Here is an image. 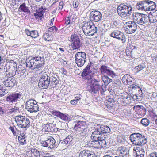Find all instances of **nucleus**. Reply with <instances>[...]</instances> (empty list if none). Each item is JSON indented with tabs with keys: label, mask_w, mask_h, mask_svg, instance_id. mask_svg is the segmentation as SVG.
I'll return each instance as SVG.
<instances>
[{
	"label": "nucleus",
	"mask_w": 157,
	"mask_h": 157,
	"mask_svg": "<svg viewBox=\"0 0 157 157\" xmlns=\"http://www.w3.org/2000/svg\"><path fill=\"white\" fill-rule=\"evenodd\" d=\"M6 77L13 78L16 73L15 67L14 66H11L6 70Z\"/></svg>",
	"instance_id": "b1692460"
},
{
	"label": "nucleus",
	"mask_w": 157,
	"mask_h": 157,
	"mask_svg": "<svg viewBox=\"0 0 157 157\" xmlns=\"http://www.w3.org/2000/svg\"><path fill=\"white\" fill-rule=\"evenodd\" d=\"M130 138L132 143L137 145H143L147 142V139L146 136L139 133L132 134Z\"/></svg>",
	"instance_id": "f03ea898"
},
{
	"label": "nucleus",
	"mask_w": 157,
	"mask_h": 157,
	"mask_svg": "<svg viewBox=\"0 0 157 157\" xmlns=\"http://www.w3.org/2000/svg\"><path fill=\"white\" fill-rule=\"evenodd\" d=\"M124 94V101L123 102H124V104L126 105L127 104H130L132 101L131 95L130 96L128 94Z\"/></svg>",
	"instance_id": "c756f323"
},
{
	"label": "nucleus",
	"mask_w": 157,
	"mask_h": 157,
	"mask_svg": "<svg viewBox=\"0 0 157 157\" xmlns=\"http://www.w3.org/2000/svg\"><path fill=\"white\" fill-rule=\"evenodd\" d=\"M57 30V28L54 26L49 27L48 29V32L53 33L56 32Z\"/></svg>",
	"instance_id": "603ef678"
},
{
	"label": "nucleus",
	"mask_w": 157,
	"mask_h": 157,
	"mask_svg": "<svg viewBox=\"0 0 157 157\" xmlns=\"http://www.w3.org/2000/svg\"><path fill=\"white\" fill-rule=\"evenodd\" d=\"M86 59H79L75 60V63H76L77 65L79 67H81L84 64Z\"/></svg>",
	"instance_id": "a19ab883"
},
{
	"label": "nucleus",
	"mask_w": 157,
	"mask_h": 157,
	"mask_svg": "<svg viewBox=\"0 0 157 157\" xmlns=\"http://www.w3.org/2000/svg\"><path fill=\"white\" fill-rule=\"evenodd\" d=\"M102 79L105 85H107L112 82V79L106 75H104L102 77Z\"/></svg>",
	"instance_id": "4c0bfd02"
},
{
	"label": "nucleus",
	"mask_w": 157,
	"mask_h": 157,
	"mask_svg": "<svg viewBox=\"0 0 157 157\" xmlns=\"http://www.w3.org/2000/svg\"><path fill=\"white\" fill-rule=\"evenodd\" d=\"M140 123L143 126H147L149 125L150 121L147 118H144L142 119Z\"/></svg>",
	"instance_id": "c03bdc74"
},
{
	"label": "nucleus",
	"mask_w": 157,
	"mask_h": 157,
	"mask_svg": "<svg viewBox=\"0 0 157 157\" xmlns=\"http://www.w3.org/2000/svg\"><path fill=\"white\" fill-rule=\"evenodd\" d=\"M75 130L82 134V135L85 134L87 131V127L86 121H78L74 126Z\"/></svg>",
	"instance_id": "f8f14e48"
},
{
	"label": "nucleus",
	"mask_w": 157,
	"mask_h": 157,
	"mask_svg": "<svg viewBox=\"0 0 157 157\" xmlns=\"http://www.w3.org/2000/svg\"><path fill=\"white\" fill-rule=\"evenodd\" d=\"M133 19L136 23L140 25H147L149 22V16L140 13H133L132 15Z\"/></svg>",
	"instance_id": "7ed1b4c3"
},
{
	"label": "nucleus",
	"mask_w": 157,
	"mask_h": 157,
	"mask_svg": "<svg viewBox=\"0 0 157 157\" xmlns=\"http://www.w3.org/2000/svg\"><path fill=\"white\" fill-rule=\"evenodd\" d=\"M15 119L17 126L19 128H25L26 129L30 127V122L29 118L26 117L21 115L17 116Z\"/></svg>",
	"instance_id": "39448f33"
},
{
	"label": "nucleus",
	"mask_w": 157,
	"mask_h": 157,
	"mask_svg": "<svg viewBox=\"0 0 157 157\" xmlns=\"http://www.w3.org/2000/svg\"><path fill=\"white\" fill-rule=\"evenodd\" d=\"M145 67L146 66L145 64L143 63H142L138 66L136 67H135V69L137 71V72H138Z\"/></svg>",
	"instance_id": "49530a36"
},
{
	"label": "nucleus",
	"mask_w": 157,
	"mask_h": 157,
	"mask_svg": "<svg viewBox=\"0 0 157 157\" xmlns=\"http://www.w3.org/2000/svg\"><path fill=\"white\" fill-rule=\"evenodd\" d=\"M59 77L57 75H54L52 77L51 83L55 85H57L59 83Z\"/></svg>",
	"instance_id": "c9c22d12"
},
{
	"label": "nucleus",
	"mask_w": 157,
	"mask_h": 157,
	"mask_svg": "<svg viewBox=\"0 0 157 157\" xmlns=\"http://www.w3.org/2000/svg\"><path fill=\"white\" fill-rule=\"evenodd\" d=\"M52 131H51V132H56L58 131L59 128H57L56 127L55 124H54L53 127Z\"/></svg>",
	"instance_id": "e2e57ef3"
},
{
	"label": "nucleus",
	"mask_w": 157,
	"mask_h": 157,
	"mask_svg": "<svg viewBox=\"0 0 157 157\" xmlns=\"http://www.w3.org/2000/svg\"><path fill=\"white\" fill-rule=\"evenodd\" d=\"M54 124H47L43 126V129L46 132H51L52 131L53 127Z\"/></svg>",
	"instance_id": "c85d7f7f"
},
{
	"label": "nucleus",
	"mask_w": 157,
	"mask_h": 157,
	"mask_svg": "<svg viewBox=\"0 0 157 157\" xmlns=\"http://www.w3.org/2000/svg\"><path fill=\"white\" fill-rule=\"evenodd\" d=\"M117 11L118 15L121 17L128 16V14L132 13V8L129 5L121 3L117 7Z\"/></svg>",
	"instance_id": "20e7f679"
},
{
	"label": "nucleus",
	"mask_w": 157,
	"mask_h": 157,
	"mask_svg": "<svg viewBox=\"0 0 157 157\" xmlns=\"http://www.w3.org/2000/svg\"><path fill=\"white\" fill-rule=\"evenodd\" d=\"M55 143V140L51 136H50L47 140L42 141L40 143L41 146L44 147H48L51 149L56 147V146Z\"/></svg>",
	"instance_id": "f3484780"
},
{
	"label": "nucleus",
	"mask_w": 157,
	"mask_h": 157,
	"mask_svg": "<svg viewBox=\"0 0 157 157\" xmlns=\"http://www.w3.org/2000/svg\"><path fill=\"white\" fill-rule=\"evenodd\" d=\"M79 157H97L92 151L89 150H84L80 151Z\"/></svg>",
	"instance_id": "5701e85b"
},
{
	"label": "nucleus",
	"mask_w": 157,
	"mask_h": 157,
	"mask_svg": "<svg viewBox=\"0 0 157 157\" xmlns=\"http://www.w3.org/2000/svg\"><path fill=\"white\" fill-rule=\"evenodd\" d=\"M16 74L18 77H21L24 74L25 72V69H21L19 70L18 68L17 70H16Z\"/></svg>",
	"instance_id": "a18cd8bd"
},
{
	"label": "nucleus",
	"mask_w": 157,
	"mask_h": 157,
	"mask_svg": "<svg viewBox=\"0 0 157 157\" xmlns=\"http://www.w3.org/2000/svg\"><path fill=\"white\" fill-rule=\"evenodd\" d=\"M88 65L83 69L81 74V76L85 79L87 80V90L91 94L98 93L99 91L101 94H104L105 91V89L102 87L103 84L101 81L95 79L92 77L90 74L92 72L90 69V64Z\"/></svg>",
	"instance_id": "f257e3e1"
},
{
	"label": "nucleus",
	"mask_w": 157,
	"mask_h": 157,
	"mask_svg": "<svg viewBox=\"0 0 157 157\" xmlns=\"http://www.w3.org/2000/svg\"><path fill=\"white\" fill-rule=\"evenodd\" d=\"M38 36V32L36 30L32 31L31 33V37L33 38H36Z\"/></svg>",
	"instance_id": "5fc2aeb1"
},
{
	"label": "nucleus",
	"mask_w": 157,
	"mask_h": 157,
	"mask_svg": "<svg viewBox=\"0 0 157 157\" xmlns=\"http://www.w3.org/2000/svg\"><path fill=\"white\" fill-rule=\"evenodd\" d=\"M22 94L20 92H14L9 94L6 98V101L10 104L20 101L22 98Z\"/></svg>",
	"instance_id": "1a4fd4ad"
},
{
	"label": "nucleus",
	"mask_w": 157,
	"mask_h": 157,
	"mask_svg": "<svg viewBox=\"0 0 157 157\" xmlns=\"http://www.w3.org/2000/svg\"><path fill=\"white\" fill-rule=\"evenodd\" d=\"M131 88L133 92L135 93V94H132L131 95L132 98L138 101H141L143 98L144 94L141 88L139 86L135 84L131 85Z\"/></svg>",
	"instance_id": "6e6552de"
},
{
	"label": "nucleus",
	"mask_w": 157,
	"mask_h": 157,
	"mask_svg": "<svg viewBox=\"0 0 157 157\" xmlns=\"http://www.w3.org/2000/svg\"><path fill=\"white\" fill-rule=\"evenodd\" d=\"M138 107L139 108L138 109V111H139L140 114L143 116L145 115L146 112V109L141 105H138Z\"/></svg>",
	"instance_id": "ea45409f"
},
{
	"label": "nucleus",
	"mask_w": 157,
	"mask_h": 157,
	"mask_svg": "<svg viewBox=\"0 0 157 157\" xmlns=\"http://www.w3.org/2000/svg\"><path fill=\"white\" fill-rule=\"evenodd\" d=\"M95 128V130L92 134L103 136L104 133H109L111 132L110 128L106 125L97 124Z\"/></svg>",
	"instance_id": "9b49d317"
},
{
	"label": "nucleus",
	"mask_w": 157,
	"mask_h": 157,
	"mask_svg": "<svg viewBox=\"0 0 157 157\" xmlns=\"http://www.w3.org/2000/svg\"><path fill=\"white\" fill-rule=\"evenodd\" d=\"M64 6V4L63 1H61L59 4V9H62Z\"/></svg>",
	"instance_id": "052dcab7"
},
{
	"label": "nucleus",
	"mask_w": 157,
	"mask_h": 157,
	"mask_svg": "<svg viewBox=\"0 0 157 157\" xmlns=\"http://www.w3.org/2000/svg\"><path fill=\"white\" fill-rule=\"evenodd\" d=\"M44 60L43 57H42L40 56H32L31 58V60L34 61L36 63L40 62Z\"/></svg>",
	"instance_id": "72a5a7b5"
},
{
	"label": "nucleus",
	"mask_w": 157,
	"mask_h": 157,
	"mask_svg": "<svg viewBox=\"0 0 157 157\" xmlns=\"http://www.w3.org/2000/svg\"><path fill=\"white\" fill-rule=\"evenodd\" d=\"M117 84H114L113 86H109L108 88V91L111 94H115L116 93H117V86H116Z\"/></svg>",
	"instance_id": "7c9ffc66"
},
{
	"label": "nucleus",
	"mask_w": 157,
	"mask_h": 157,
	"mask_svg": "<svg viewBox=\"0 0 157 157\" xmlns=\"http://www.w3.org/2000/svg\"><path fill=\"white\" fill-rule=\"evenodd\" d=\"M82 30L84 34L86 36H93L97 32V28L93 24H91L90 22L85 23L82 26Z\"/></svg>",
	"instance_id": "0eeeda50"
},
{
	"label": "nucleus",
	"mask_w": 157,
	"mask_h": 157,
	"mask_svg": "<svg viewBox=\"0 0 157 157\" xmlns=\"http://www.w3.org/2000/svg\"><path fill=\"white\" fill-rule=\"evenodd\" d=\"M75 57L81 58L83 59H86V54L84 52H77L75 56Z\"/></svg>",
	"instance_id": "e433bc0d"
},
{
	"label": "nucleus",
	"mask_w": 157,
	"mask_h": 157,
	"mask_svg": "<svg viewBox=\"0 0 157 157\" xmlns=\"http://www.w3.org/2000/svg\"><path fill=\"white\" fill-rule=\"evenodd\" d=\"M138 148L135 150L136 157H144L145 154L144 150L142 148Z\"/></svg>",
	"instance_id": "cd10ccee"
},
{
	"label": "nucleus",
	"mask_w": 157,
	"mask_h": 157,
	"mask_svg": "<svg viewBox=\"0 0 157 157\" xmlns=\"http://www.w3.org/2000/svg\"><path fill=\"white\" fill-rule=\"evenodd\" d=\"M18 10L21 12H24L27 14H30V13L29 8L26 6V4L25 3H23L20 5Z\"/></svg>",
	"instance_id": "393cba45"
},
{
	"label": "nucleus",
	"mask_w": 157,
	"mask_h": 157,
	"mask_svg": "<svg viewBox=\"0 0 157 157\" xmlns=\"http://www.w3.org/2000/svg\"><path fill=\"white\" fill-rule=\"evenodd\" d=\"M26 140L25 137H23V136H22V138H21L20 143L21 144H24Z\"/></svg>",
	"instance_id": "0e129e2a"
},
{
	"label": "nucleus",
	"mask_w": 157,
	"mask_h": 157,
	"mask_svg": "<svg viewBox=\"0 0 157 157\" xmlns=\"http://www.w3.org/2000/svg\"><path fill=\"white\" fill-rule=\"evenodd\" d=\"M25 32H26V34L28 36H31L32 31H30L29 30L26 29L25 30Z\"/></svg>",
	"instance_id": "774afa93"
},
{
	"label": "nucleus",
	"mask_w": 157,
	"mask_h": 157,
	"mask_svg": "<svg viewBox=\"0 0 157 157\" xmlns=\"http://www.w3.org/2000/svg\"><path fill=\"white\" fill-rule=\"evenodd\" d=\"M148 157H157V152H153L150 153Z\"/></svg>",
	"instance_id": "bf43d9fd"
},
{
	"label": "nucleus",
	"mask_w": 157,
	"mask_h": 157,
	"mask_svg": "<svg viewBox=\"0 0 157 157\" xmlns=\"http://www.w3.org/2000/svg\"><path fill=\"white\" fill-rule=\"evenodd\" d=\"M36 63L34 61L31 60V59L29 62L27 63L26 64L27 67H29L32 69H36Z\"/></svg>",
	"instance_id": "2f4dec72"
},
{
	"label": "nucleus",
	"mask_w": 157,
	"mask_h": 157,
	"mask_svg": "<svg viewBox=\"0 0 157 157\" xmlns=\"http://www.w3.org/2000/svg\"><path fill=\"white\" fill-rule=\"evenodd\" d=\"M91 137L93 142L97 143V144H99L101 147H105L106 143L105 140V137L103 136L92 134Z\"/></svg>",
	"instance_id": "ddd939ff"
},
{
	"label": "nucleus",
	"mask_w": 157,
	"mask_h": 157,
	"mask_svg": "<svg viewBox=\"0 0 157 157\" xmlns=\"http://www.w3.org/2000/svg\"><path fill=\"white\" fill-rule=\"evenodd\" d=\"M136 22L134 21H129L126 23L124 25V30L128 33H132L136 30L137 29V25Z\"/></svg>",
	"instance_id": "4468645a"
},
{
	"label": "nucleus",
	"mask_w": 157,
	"mask_h": 157,
	"mask_svg": "<svg viewBox=\"0 0 157 157\" xmlns=\"http://www.w3.org/2000/svg\"><path fill=\"white\" fill-rule=\"evenodd\" d=\"M25 105V109L30 113L36 112L39 111V107L36 101L32 99L27 100Z\"/></svg>",
	"instance_id": "9d476101"
},
{
	"label": "nucleus",
	"mask_w": 157,
	"mask_h": 157,
	"mask_svg": "<svg viewBox=\"0 0 157 157\" xmlns=\"http://www.w3.org/2000/svg\"><path fill=\"white\" fill-rule=\"evenodd\" d=\"M44 40L48 41H51L52 40L51 35L47 33L44 35Z\"/></svg>",
	"instance_id": "3c124183"
},
{
	"label": "nucleus",
	"mask_w": 157,
	"mask_h": 157,
	"mask_svg": "<svg viewBox=\"0 0 157 157\" xmlns=\"http://www.w3.org/2000/svg\"><path fill=\"white\" fill-rule=\"evenodd\" d=\"M150 98L153 101H157V93L155 92L153 93L152 94H151Z\"/></svg>",
	"instance_id": "6e6d98bb"
},
{
	"label": "nucleus",
	"mask_w": 157,
	"mask_h": 157,
	"mask_svg": "<svg viewBox=\"0 0 157 157\" xmlns=\"http://www.w3.org/2000/svg\"><path fill=\"white\" fill-rule=\"evenodd\" d=\"M9 129L12 131V133L13 135H15L16 133L14 131V127H13L10 126L9 128Z\"/></svg>",
	"instance_id": "69168bd1"
},
{
	"label": "nucleus",
	"mask_w": 157,
	"mask_h": 157,
	"mask_svg": "<svg viewBox=\"0 0 157 157\" xmlns=\"http://www.w3.org/2000/svg\"><path fill=\"white\" fill-rule=\"evenodd\" d=\"M147 10L150 11L154 10L156 7V5L155 3L153 2L150 1L149 6H148Z\"/></svg>",
	"instance_id": "58836bf2"
},
{
	"label": "nucleus",
	"mask_w": 157,
	"mask_h": 157,
	"mask_svg": "<svg viewBox=\"0 0 157 157\" xmlns=\"http://www.w3.org/2000/svg\"><path fill=\"white\" fill-rule=\"evenodd\" d=\"M10 110V112L12 113H13V112L17 113L19 112L20 109L19 107L15 106L14 108H12Z\"/></svg>",
	"instance_id": "864d4df0"
},
{
	"label": "nucleus",
	"mask_w": 157,
	"mask_h": 157,
	"mask_svg": "<svg viewBox=\"0 0 157 157\" xmlns=\"http://www.w3.org/2000/svg\"><path fill=\"white\" fill-rule=\"evenodd\" d=\"M50 112L53 116H56L59 118L61 113L60 112L55 110H52Z\"/></svg>",
	"instance_id": "de8ad7c7"
},
{
	"label": "nucleus",
	"mask_w": 157,
	"mask_h": 157,
	"mask_svg": "<svg viewBox=\"0 0 157 157\" xmlns=\"http://www.w3.org/2000/svg\"><path fill=\"white\" fill-rule=\"evenodd\" d=\"M49 75V74L47 72H44L41 75L38 82L39 87L45 89L48 87L50 83V77Z\"/></svg>",
	"instance_id": "423d86ee"
},
{
	"label": "nucleus",
	"mask_w": 157,
	"mask_h": 157,
	"mask_svg": "<svg viewBox=\"0 0 157 157\" xmlns=\"http://www.w3.org/2000/svg\"><path fill=\"white\" fill-rule=\"evenodd\" d=\"M44 60L40 62H38L36 63V68L38 69L39 70L43 69L44 66Z\"/></svg>",
	"instance_id": "79ce46f5"
},
{
	"label": "nucleus",
	"mask_w": 157,
	"mask_h": 157,
	"mask_svg": "<svg viewBox=\"0 0 157 157\" xmlns=\"http://www.w3.org/2000/svg\"><path fill=\"white\" fill-rule=\"evenodd\" d=\"M70 38L73 49H78L80 48L81 45V43L78 35L73 33L71 35Z\"/></svg>",
	"instance_id": "2eb2a0df"
},
{
	"label": "nucleus",
	"mask_w": 157,
	"mask_h": 157,
	"mask_svg": "<svg viewBox=\"0 0 157 157\" xmlns=\"http://www.w3.org/2000/svg\"><path fill=\"white\" fill-rule=\"evenodd\" d=\"M149 22L154 23L157 21V10H156L150 15H149Z\"/></svg>",
	"instance_id": "bb28decb"
},
{
	"label": "nucleus",
	"mask_w": 157,
	"mask_h": 157,
	"mask_svg": "<svg viewBox=\"0 0 157 157\" xmlns=\"http://www.w3.org/2000/svg\"><path fill=\"white\" fill-rule=\"evenodd\" d=\"M36 13H35V14H42V16H43V14L44 12V11L42 9H41L40 8L36 10Z\"/></svg>",
	"instance_id": "4d7b16f0"
},
{
	"label": "nucleus",
	"mask_w": 157,
	"mask_h": 157,
	"mask_svg": "<svg viewBox=\"0 0 157 157\" xmlns=\"http://www.w3.org/2000/svg\"><path fill=\"white\" fill-rule=\"evenodd\" d=\"M90 19L92 21L98 22L101 20L102 18V14L98 11H93L90 14Z\"/></svg>",
	"instance_id": "4be33fe9"
},
{
	"label": "nucleus",
	"mask_w": 157,
	"mask_h": 157,
	"mask_svg": "<svg viewBox=\"0 0 157 157\" xmlns=\"http://www.w3.org/2000/svg\"><path fill=\"white\" fill-rule=\"evenodd\" d=\"M106 106L108 110H109V112H112L114 111L115 108L113 106V104H112L110 105H109V104H108L106 105Z\"/></svg>",
	"instance_id": "09e8293b"
},
{
	"label": "nucleus",
	"mask_w": 157,
	"mask_h": 157,
	"mask_svg": "<svg viewBox=\"0 0 157 157\" xmlns=\"http://www.w3.org/2000/svg\"><path fill=\"white\" fill-rule=\"evenodd\" d=\"M133 78L128 74H126L122 77V80L123 82H126L128 84L130 85L132 82Z\"/></svg>",
	"instance_id": "a878e982"
},
{
	"label": "nucleus",
	"mask_w": 157,
	"mask_h": 157,
	"mask_svg": "<svg viewBox=\"0 0 157 157\" xmlns=\"http://www.w3.org/2000/svg\"><path fill=\"white\" fill-rule=\"evenodd\" d=\"M150 1L145 0L139 1L136 6V8L139 10L147 11Z\"/></svg>",
	"instance_id": "412c9836"
},
{
	"label": "nucleus",
	"mask_w": 157,
	"mask_h": 157,
	"mask_svg": "<svg viewBox=\"0 0 157 157\" xmlns=\"http://www.w3.org/2000/svg\"><path fill=\"white\" fill-rule=\"evenodd\" d=\"M111 37L121 40L122 43L124 44L126 41V38L124 33L118 30H115L112 31L110 35Z\"/></svg>",
	"instance_id": "dca6fc26"
},
{
	"label": "nucleus",
	"mask_w": 157,
	"mask_h": 157,
	"mask_svg": "<svg viewBox=\"0 0 157 157\" xmlns=\"http://www.w3.org/2000/svg\"><path fill=\"white\" fill-rule=\"evenodd\" d=\"M108 102L107 103L109 104V105L113 104L112 103L114 102V99L112 98H109L108 100Z\"/></svg>",
	"instance_id": "338daca9"
},
{
	"label": "nucleus",
	"mask_w": 157,
	"mask_h": 157,
	"mask_svg": "<svg viewBox=\"0 0 157 157\" xmlns=\"http://www.w3.org/2000/svg\"><path fill=\"white\" fill-rule=\"evenodd\" d=\"M59 118L62 120L66 122H69L70 120V117L67 113H61Z\"/></svg>",
	"instance_id": "473e14b6"
},
{
	"label": "nucleus",
	"mask_w": 157,
	"mask_h": 157,
	"mask_svg": "<svg viewBox=\"0 0 157 157\" xmlns=\"http://www.w3.org/2000/svg\"><path fill=\"white\" fill-rule=\"evenodd\" d=\"M100 69L101 74H106L112 78L117 76L116 74L109 67L105 65L101 66Z\"/></svg>",
	"instance_id": "aec40b11"
},
{
	"label": "nucleus",
	"mask_w": 157,
	"mask_h": 157,
	"mask_svg": "<svg viewBox=\"0 0 157 157\" xmlns=\"http://www.w3.org/2000/svg\"><path fill=\"white\" fill-rule=\"evenodd\" d=\"M116 154L121 157H129V151L124 146L118 147L116 150Z\"/></svg>",
	"instance_id": "6ab92c4d"
},
{
	"label": "nucleus",
	"mask_w": 157,
	"mask_h": 157,
	"mask_svg": "<svg viewBox=\"0 0 157 157\" xmlns=\"http://www.w3.org/2000/svg\"><path fill=\"white\" fill-rule=\"evenodd\" d=\"M73 138L72 137L68 136L67 138L63 140V141L62 143L63 144H65L66 145L67 144H71L72 143Z\"/></svg>",
	"instance_id": "f704fd0d"
},
{
	"label": "nucleus",
	"mask_w": 157,
	"mask_h": 157,
	"mask_svg": "<svg viewBox=\"0 0 157 157\" xmlns=\"http://www.w3.org/2000/svg\"><path fill=\"white\" fill-rule=\"evenodd\" d=\"M79 2L78 1H74L73 2V6L74 8H76L78 6Z\"/></svg>",
	"instance_id": "680f3d73"
},
{
	"label": "nucleus",
	"mask_w": 157,
	"mask_h": 157,
	"mask_svg": "<svg viewBox=\"0 0 157 157\" xmlns=\"http://www.w3.org/2000/svg\"><path fill=\"white\" fill-rule=\"evenodd\" d=\"M34 15L35 17V18L38 21H41L42 20V17L43 16H42V14H35V13L34 14Z\"/></svg>",
	"instance_id": "13d9d810"
},
{
	"label": "nucleus",
	"mask_w": 157,
	"mask_h": 157,
	"mask_svg": "<svg viewBox=\"0 0 157 157\" xmlns=\"http://www.w3.org/2000/svg\"><path fill=\"white\" fill-rule=\"evenodd\" d=\"M125 139L122 136H118L117 138V141L119 143L123 144L125 141Z\"/></svg>",
	"instance_id": "8fccbe9b"
},
{
	"label": "nucleus",
	"mask_w": 157,
	"mask_h": 157,
	"mask_svg": "<svg viewBox=\"0 0 157 157\" xmlns=\"http://www.w3.org/2000/svg\"><path fill=\"white\" fill-rule=\"evenodd\" d=\"M124 94H123L120 95L119 97H118L117 100V102L118 103L122 105H125V104H124Z\"/></svg>",
	"instance_id": "37998d69"
},
{
	"label": "nucleus",
	"mask_w": 157,
	"mask_h": 157,
	"mask_svg": "<svg viewBox=\"0 0 157 157\" xmlns=\"http://www.w3.org/2000/svg\"><path fill=\"white\" fill-rule=\"evenodd\" d=\"M3 82L6 87H13L17 85V79L14 77H5Z\"/></svg>",
	"instance_id": "a211bd4d"
}]
</instances>
